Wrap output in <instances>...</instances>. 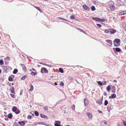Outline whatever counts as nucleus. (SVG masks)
<instances>
[{
    "instance_id": "obj_59",
    "label": "nucleus",
    "mask_w": 126,
    "mask_h": 126,
    "mask_svg": "<svg viewBox=\"0 0 126 126\" xmlns=\"http://www.w3.org/2000/svg\"><path fill=\"white\" fill-rule=\"evenodd\" d=\"M114 82H117V81L116 80H114Z\"/></svg>"
},
{
    "instance_id": "obj_27",
    "label": "nucleus",
    "mask_w": 126,
    "mask_h": 126,
    "mask_svg": "<svg viewBox=\"0 0 126 126\" xmlns=\"http://www.w3.org/2000/svg\"><path fill=\"white\" fill-rule=\"evenodd\" d=\"M55 123L54 124H59L60 125V123L61 122L59 121H56L55 122Z\"/></svg>"
},
{
    "instance_id": "obj_31",
    "label": "nucleus",
    "mask_w": 126,
    "mask_h": 126,
    "mask_svg": "<svg viewBox=\"0 0 126 126\" xmlns=\"http://www.w3.org/2000/svg\"><path fill=\"white\" fill-rule=\"evenodd\" d=\"M99 18H98L97 17L95 18L93 17V19H94L95 20V21H99Z\"/></svg>"
},
{
    "instance_id": "obj_20",
    "label": "nucleus",
    "mask_w": 126,
    "mask_h": 126,
    "mask_svg": "<svg viewBox=\"0 0 126 126\" xmlns=\"http://www.w3.org/2000/svg\"><path fill=\"white\" fill-rule=\"evenodd\" d=\"M13 117V115L12 114L9 113L8 115V117L9 118H11Z\"/></svg>"
},
{
    "instance_id": "obj_12",
    "label": "nucleus",
    "mask_w": 126,
    "mask_h": 126,
    "mask_svg": "<svg viewBox=\"0 0 126 126\" xmlns=\"http://www.w3.org/2000/svg\"><path fill=\"white\" fill-rule=\"evenodd\" d=\"M20 64L21 65V66H22V69L23 70H26V67L24 64Z\"/></svg>"
},
{
    "instance_id": "obj_18",
    "label": "nucleus",
    "mask_w": 126,
    "mask_h": 126,
    "mask_svg": "<svg viewBox=\"0 0 126 126\" xmlns=\"http://www.w3.org/2000/svg\"><path fill=\"white\" fill-rule=\"evenodd\" d=\"M18 70L17 69H14L13 72V73L14 74H16Z\"/></svg>"
},
{
    "instance_id": "obj_52",
    "label": "nucleus",
    "mask_w": 126,
    "mask_h": 126,
    "mask_svg": "<svg viewBox=\"0 0 126 126\" xmlns=\"http://www.w3.org/2000/svg\"><path fill=\"white\" fill-rule=\"evenodd\" d=\"M80 31L81 32H83L84 33H85V32H84V31H83V30H80Z\"/></svg>"
},
{
    "instance_id": "obj_11",
    "label": "nucleus",
    "mask_w": 126,
    "mask_h": 126,
    "mask_svg": "<svg viewBox=\"0 0 126 126\" xmlns=\"http://www.w3.org/2000/svg\"><path fill=\"white\" fill-rule=\"evenodd\" d=\"M115 49V50L116 52H119L121 50V49L120 48H113V50H114V49Z\"/></svg>"
},
{
    "instance_id": "obj_43",
    "label": "nucleus",
    "mask_w": 126,
    "mask_h": 126,
    "mask_svg": "<svg viewBox=\"0 0 126 126\" xmlns=\"http://www.w3.org/2000/svg\"><path fill=\"white\" fill-rule=\"evenodd\" d=\"M70 18L72 19H74L75 18V17L74 16H71L70 17Z\"/></svg>"
},
{
    "instance_id": "obj_35",
    "label": "nucleus",
    "mask_w": 126,
    "mask_h": 126,
    "mask_svg": "<svg viewBox=\"0 0 126 126\" xmlns=\"http://www.w3.org/2000/svg\"><path fill=\"white\" fill-rule=\"evenodd\" d=\"M83 8H89V7L85 5H83Z\"/></svg>"
},
{
    "instance_id": "obj_50",
    "label": "nucleus",
    "mask_w": 126,
    "mask_h": 126,
    "mask_svg": "<svg viewBox=\"0 0 126 126\" xmlns=\"http://www.w3.org/2000/svg\"><path fill=\"white\" fill-rule=\"evenodd\" d=\"M98 111L100 113H102V111L101 110H98Z\"/></svg>"
},
{
    "instance_id": "obj_6",
    "label": "nucleus",
    "mask_w": 126,
    "mask_h": 126,
    "mask_svg": "<svg viewBox=\"0 0 126 126\" xmlns=\"http://www.w3.org/2000/svg\"><path fill=\"white\" fill-rule=\"evenodd\" d=\"M42 71H44L45 73H47L48 72V70L45 68L43 67L42 68L41 71V72Z\"/></svg>"
},
{
    "instance_id": "obj_24",
    "label": "nucleus",
    "mask_w": 126,
    "mask_h": 126,
    "mask_svg": "<svg viewBox=\"0 0 126 126\" xmlns=\"http://www.w3.org/2000/svg\"><path fill=\"white\" fill-rule=\"evenodd\" d=\"M105 20V19L104 18L100 19L99 18V21L100 22H103Z\"/></svg>"
},
{
    "instance_id": "obj_54",
    "label": "nucleus",
    "mask_w": 126,
    "mask_h": 126,
    "mask_svg": "<svg viewBox=\"0 0 126 126\" xmlns=\"http://www.w3.org/2000/svg\"><path fill=\"white\" fill-rule=\"evenodd\" d=\"M103 96H102V97H101V100L102 101V100H103Z\"/></svg>"
},
{
    "instance_id": "obj_42",
    "label": "nucleus",
    "mask_w": 126,
    "mask_h": 126,
    "mask_svg": "<svg viewBox=\"0 0 126 126\" xmlns=\"http://www.w3.org/2000/svg\"><path fill=\"white\" fill-rule=\"evenodd\" d=\"M75 106L74 105H73L71 107V108L73 110L75 109Z\"/></svg>"
},
{
    "instance_id": "obj_48",
    "label": "nucleus",
    "mask_w": 126,
    "mask_h": 126,
    "mask_svg": "<svg viewBox=\"0 0 126 126\" xmlns=\"http://www.w3.org/2000/svg\"><path fill=\"white\" fill-rule=\"evenodd\" d=\"M111 11H113L114 10V8H110Z\"/></svg>"
},
{
    "instance_id": "obj_58",
    "label": "nucleus",
    "mask_w": 126,
    "mask_h": 126,
    "mask_svg": "<svg viewBox=\"0 0 126 126\" xmlns=\"http://www.w3.org/2000/svg\"><path fill=\"white\" fill-rule=\"evenodd\" d=\"M94 6H92L91 8H95Z\"/></svg>"
},
{
    "instance_id": "obj_34",
    "label": "nucleus",
    "mask_w": 126,
    "mask_h": 126,
    "mask_svg": "<svg viewBox=\"0 0 126 126\" xmlns=\"http://www.w3.org/2000/svg\"><path fill=\"white\" fill-rule=\"evenodd\" d=\"M60 85L62 86H64V84L63 83V82L61 81V82Z\"/></svg>"
},
{
    "instance_id": "obj_7",
    "label": "nucleus",
    "mask_w": 126,
    "mask_h": 126,
    "mask_svg": "<svg viewBox=\"0 0 126 126\" xmlns=\"http://www.w3.org/2000/svg\"><path fill=\"white\" fill-rule=\"evenodd\" d=\"M18 123L21 126H24L25 125V123L24 121H22L18 122Z\"/></svg>"
},
{
    "instance_id": "obj_23",
    "label": "nucleus",
    "mask_w": 126,
    "mask_h": 126,
    "mask_svg": "<svg viewBox=\"0 0 126 126\" xmlns=\"http://www.w3.org/2000/svg\"><path fill=\"white\" fill-rule=\"evenodd\" d=\"M31 89L30 91H32L33 89V87L32 85H31L30 86Z\"/></svg>"
},
{
    "instance_id": "obj_32",
    "label": "nucleus",
    "mask_w": 126,
    "mask_h": 126,
    "mask_svg": "<svg viewBox=\"0 0 126 126\" xmlns=\"http://www.w3.org/2000/svg\"><path fill=\"white\" fill-rule=\"evenodd\" d=\"M97 82L99 85H102V83L100 81H98Z\"/></svg>"
},
{
    "instance_id": "obj_44",
    "label": "nucleus",
    "mask_w": 126,
    "mask_h": 126,
    "mask_svg": "<svg viewBox=\"0 0 126 126\" xmlns=\"http://www.w3.org/2000/svg\"><path fill=\"white\" fill-rule=\"evenodd\" d=\"M10 95L13 98H14V96H15V95L13 94H10Z\"/></svg>"
},
{
    "instance_id": "obj_38",
    "label": "nucleus",
    "mask_w": 126,
    "mask_h": 126,
    "mask_svg": "<svg viewBox=\"0 0 126 126\" xmlns=\"http://www.w3.org/2000/svg\"><path fill=\"white\" fill-rule=\"evenodd\" d=\"M27 118L29 119H31L32 118V117L31 116L29 115L27 116Z\"/></svg>"
},
{
    "instance_id": "obj_22",
    "label": "nucleus",
    "mask_w": 126,
    "mask_h": 126,
    "mask_svg": "<svg viewBox=\"0 0 126 126\" xmlns=\"http://www.w3.org/2000/svg\"><path fill=\"white\" fill-rule=\"evenodd\" d=\"M59 72L62 73H63V69L61 68H60L59 69Z\"/></svg>"
},
{
    "instance_id": "obj_21",
    "label": "nucleus",
    "mask_w": 126,
    "mask_h": 126,
    "mask_svg": "<svg viewBox=\"0 0 126 126\" xmlns=\"http://www.w3.org/2000/svg\"><path fill=\"white\" fill-rule=\"evenodd\" d=\"M108 101L107 100H105V102H104V104L105 106H106L108 104Z\"/></svg>"
},
{
    "instance_id": "obj_19",
    "label": "nucleus",
    "mask_w": 126,
    "mask_h": 126,
    "mask_svg": "<svg viewBox=\"0 0 126 126\" xmlns=\"http://www.w3.org/2000/svg\"><path fill=\"white\" fill-rule=\"evenodd\" d=\"M20 112V111L18 109H17L16 111L15 112L16 114H18Z\"/></svg>"
},
{
    "instance_id": "obj_61",
    "label": "nucleus",
    "mask_w": 126,
    "mask_h": 126,
    "mask_svg": "<svg viewBox=\"0 0 126 126\" xmlns=\"http://www.w3.org/2000/svg\"><path fill=\"white\" fill-rule=\"evenodd\" d=\"M105 84H104V85H106V81H105Z\"/></svg>"
},
{
    "instance_id": "obj_33",
    "label": "nucleus",
    "mask_w": 126,
    "mask_h": 126,
    "mask_svg": "<svg viewBox=\"0 0 126 126\" xmlns=\"http://www.w3.org/2000/svg\"><path fill=\"white\" fill-rule=\"evenodd\" d=\"M122 122L124 124V126H126V121L123 120Z\"/></svg>"
},
{
    "instance_id": "obj_46",
    "label": "nucleus",
    "mask_w": 126,
    "mask_h": 126,
    "mask_svg": "<svg viewBox=\"0 0 126 126\" xmlns=\"http://www.w3.org/2000/svg\"><path fill=\"white\" fill-rule=\"evenodd\" d=\"M85 10L87 11H89L90 10L89 8H84Z\"/></svg>"
},
{
    "instance_id": "obj_41",
    "label": "nucleus",
    "mask_w": 126,
    "mask_h": 126,
    "mask_svg": "<svg viewBox=\"0 0 126 126\" xmlns=\"http://www.w3.org/2000/svg\"><path fill=\"white\" fill-rule=\"evenodd\" d=\"M54 125L55 126H62L60 125L59 124H54Z\"/></svg>"
},
{
    "instance_id": "obj_53",
    "label": "nucleus",
    "mask_w": 126,
    "mask_h": 126,
    "mask_svg": "<svg viewBox=\"0 0 126 126\" xmlns=\"http://www.w3.org/2000/svg\"><path fill=\"white\" fill-rule=\"evenodd\" d=\"M93 2L94 3H95V4H96V3H97V2L95 1H93Z\"/></svg>"
},
{
    "instance_id": "obj_2",
    "label": "nucleus",
    "mask_w": 126,
    "mask_h": 126,
    "mask_svg": "<svg viewBox=\"0 0 126 126\" xmlns=\"http://www.w3.org/2000/svg\"><path fill=\"white\" fill-rule=\"evenodd\" d=\"M108 7L110 8H113L114 7V3L113 2H109L108 4Z\"/></svg>"
},
{
    "instance_id": "obj_37",
    "label": "nucleus",
    "mask_w": 126,
    "mask_h": 126,
    "mask_svg": "<svg viewBox=\"0 0 126 126\" xmlns=\"http://www.w3.org/2000/svg\"><path fill=\"white\" fill-rule=\"evenodd\" d=\"M8 80L10 81H11L12 80V77H9L8 78Z\"/></svg>"
},
{
    "instance_id": "obj_45",
    "label": "nucleus",
    "mask_w": 126,
    "mask_h": 126,
    "mask_svg": "<svg viewBox=\"0 0 126 126\" xmlns=\"http://www.w3.org/2000/svg\"><path fill=\"white\" fill-rule=\"evenodd\" d=\"M104 94L105 96H106L107 95V93L106 92H104Z\"/></svg>"
},
{
    "instance_id": "obj_36",
    "label": "nucleus",
    "mask_w": 126,
    "mask_h": 126,
    "mask_svg": "<svg viewBox=\"0 0 126 126\" xmlns=\"http://www.w3.org/2000/svg\"><path fill=\"white\" fill-rule=\"evenodd\" d=\"M12 87L13 89V90H11V92L13 93H14V88L13 87Z\"/></svg>"
},
{
    "instance_id": "obj_15",
    "label": "nucleus",
    "mask_w": 126,
    "mask_h": 126,
    "mask_svg": "<svg viewBox=\"0 0 126 126\" xmlns=\"http://www.w3.org/2000/svg\"><path fill=\"white\" fill-rule=\"evenodd\" d=\"M17 109L16 107H13L12 108V110L13 112H15Z\"/></svg>"
},
{
    "instance_id": "obj_60",
    "label": "nucleus",
    "mask_w": 126,
    "mask_h": 126,
    "mask_svg": "<svg viewBox=\"0 0 126 126\" xmlns=\"http://www.w3.org/2000/svg\"><path fill=\"white\" fill-rule=\"evenodd\" d=\"M105 84H104V85H106V81H105Z\"/></svg>"
},
{
    "instance_id": "obj_4",
    "label": "nucleus",
    "mask_w": 126,
    "mask_h": 126,
    "mask_svg": "<svg viewBox=\"0 0 126 126\" xmlns=\"http://www.w3.org/2000/svg\"><path fill=\"white\" fill-rule=\"evenodd\" d=\"M116 97V95L115 94H111V96H110L109 98L110 99H112L114 98H115Z\"/></svg>"
},
{
    "instance_id": "obj_49",
    "label": "nucleus",
    "mask_w": 126,
    "mask_h": 126,
    "mask_svg": "<svg viewBox=\"0 0 126 126\" xmlns=\"http://www.w3.org/2000/svg\"><path fill=\"white\" fill-rule=\"evenodd\" d=\"M5 120L7 121L8 120V118H5Z\"/></svg>"
},
{
    "instance_id": "obj_47",
    "label": "nucleus",
    "mask_w": 126,
    "mask_h": 126,
    "mask_svg": "<svg viewBox=\"0 0 126 126\" xmlns=\"http://www.w3.org/2000/svg\"><path fill=\"white\" fill-rule=\"evenodd\" d=\"M38 10L40 11V12H42L41 11V10L40 9V8H36Z\"/></svg>"
},
{
    "instance_id": "obj_1",
    "label": "nucleus",
    "mask_w": 126,
    "mask_h": 126,
    "mask_svg": "<svg viewBox=\"0 0 126 126\" xmlns=\"http://www.w3.org/2000/svg\"><path fill=\"white\" fill-rule=\"evenodd\" d=\"M120 42V40L118 38L115 39L114 41L113 42L114 44V46L116 47H117L118 46V45L116 44L115 42L116 43H119Z\"/></svg>"
},
{
    "instance_id": "obj_63",
    "label": "nucleus",
    "mask_w": 126,
    "mask_h": 126,
    "mask_svg": "<svg viewBox=\"0 0 126 126\" xmlns=\"http://www.w3.org/2000/svg\"><path fill=\"white\" fill-rule=\"evenodd\" d=\"M55 85H57V83H55Z\"/></svg>"
},
{
    "instance_id": "obj_5",
    "label": "nucleus",
    "mask_w": 126,
    "mask_h": 126,
    "mask_svg": "<svg viewBox=\"0 0 126 126\" xmlns=\"http://www.w3.org/2000/svg\"><path fill=\"white\" fill-rule=\"evenodd\" d=\"M86 114L88 116L89 118L91 119L92 117V116L90 112H87Z\"/></svg>"
},
{
    "instance_id": "obj_64",
    "label": "nucleus",
    "mask_w": 126,
    "mask_h": 126,
    "mask_svg": "<svg viewBox=\"0 0 126 126\" xmlns=\"http://www.w3.org/2000/svg\"><path fill=\"white\" fill-rule=\"evenodd\" d=\"M70 126L69 125H67L66 126Z\"/></svg>"
},
{
    "instance_id": "obj_30",
    "label": "nucleus",
    "mask_w": 126,
    "mask_h": 126,
    "mask_svg": "<svg viewBox=\"0 0 126 126\" xmlns=\"http://www.w3.org/2000/svg\"><path fill=\"white\" fill-rule=\"evenodd\" d=\"M3 63V61L2 60H0V64L1 65H2Z\"/></svg>"
},
{
    "instance_id": "obj_3",
    "label": "nucleus",
    "mask_w": 126,
    "mask_h": 126,
    "mask_svg": "<svg viewBox=\"0 0 126 126\" xmlns=\"http://www.w3.org/2000/svg\"><path fill=\"white\" fill-rule=\"evenodd\" d=\"M2 68L4 72H7L8 70L7 67L6 66H2Z\"/></svg>"
},
{
    "instance_id": "obj_39",
    "label": "nucleus",
    "mask_w": 126,
    "mask_h": 126,
    "mask_svg": "<svg viewBox=\"0 0 126 126\" xmlns=\"http://www.w3.org/2000/svg\"><path fill=\"white\" fill-rule=\"evenodd\" d=\"M97 26L99 27H101V25L99 24H96Z\"/></svg>"
},
{
    "instance_id": "obj_62",
    "label": "nucleus",
    "mask_w": 126,
    "mask_h": 126,
    "mask_svg": "<svg viewBox=\"0 0 126 126\" xmlns=\"http://www.w3.org/2000/svg\"><path fill=\"white\" fill-rule=\"evenodd\" d=\"M70 11H71V12H72V11H73V10H70Z\"/></svg>"
},
{
    "instance_id": "obj_55",
    "label": "nucleus",
    "mask_w": 126,
    "mask_h": 126,
    "mask_svg": "<svg viewBox=\"0 0 126 126\" xmlns=\"http://www.w3.org/2000/svg\"><path fill=\"white\" fill-rule=\"evenodd\" d=\"M108 123V122H105V123H104V124H105L106 125H107V123Z\"/></svg>"
},
{
    "instance_id": "obj_29",
    "label": "nucleus",
    "mask_w": 126,
    "mask_h": 126,
    "mask_svg": "<svg viewBox=\"0 0 126 126\" xmlns=\"http://www.w3.org/2000/svg\"><path fill=\"white\" fill-rule=\"evenodd\" d=\"M44 109L46 110H48V108L47 106L44 107Z\"/></svg>"
},
{
    "instance_id": "obj_8",
    "label": "nucleus",
    "mask_w": 126,
    "mask_h": 126,
    "mask_svg": "<svg viewBox=\"0 0 126 126\" xmlns=\"http://www.w3.org/2000/svg\"><path fill=\"white\" fill-rule=\"evenodd\" d=\"M84 105L86 106L88 105V100L86 99H84Z\"/></svg>"
},
{
    "instance_id": "obj_57",
    "label": "nucleus",
    "mask_w": 126,
    "mask_h": 126,
    "mask_svg": "<svg viewBox=\"0 0 126 126\" xmlns=\"http://www.w3.org/2000/svg\"><path fill=\"white\" fill-rule=\"evenodd\" d=\"M6 58H7V59H10V57H9V56L7 57H6Z\"/></svg>"
},
{
    "instance_id": "obj_28",
    "label": "nucleus",
    "mask_w": 126,
    "mask_h": 126,
    "mask_svg": "<svg viewBox=\"0 0 126 126\" xmlns=\"http://www.w3.org/2000/svg\"><path fill=\"white\" fill-rule=\"evenodd\" d=\"M31 74L32 75L35 76L36 75V72L35 73L33 72H32L31 73Z\"/></svg>"
},
{
    "instance_id": "obj_14",
    "label": "nucleus",
    "mask_w": 126,
    "mask_h": 126,
    "mask_svg": "<svg viewBox=\"0 0 126 126\" xmlns=\"http://www.w3.org/2000/svg\"><path fill=\"white\" fill-rule=\"evenodd\" d=\"M110 32L112 33H114L116 32V31L114 29H112L110 31Z\"/></svg>"
},
{
    "instance_id": "obj_40",
    "label": "nucleus",
    "mask_w": 126,
    "mask_h": 126,
    "mask_svg": "<svg viewBox=\"0 0 126 126\" xmlns=\"http://www.w3.org/2000/svg\"><path fill=\"white\" fill-rule=\"evenodd\" d=\"M109 32V31L108 30H106L105 31V33H108Z\"/></svg>"
},
{
    "instance_id": "obj_16",
    "label": "nucleus",
    "mask_w": 126,
    "mask_h": 126,
    "mask_svg": "<svg viewBox=\"0 0 126 126\" xmlns=\"http://www.w3.org/2000/svg\"><path fill=\"white\" fill-rule=\"evenodd\" d=\"M106 42L110 44L111 45H112V41L110 40H106Z\"/></svg>"
},
{
    "instance_id": "obj_56",
    "label": "nucleus",
    "mask_w": 126,
    "mask_h": 126,
    "mask_svg": "<svg viewBox=\"0 0 126 126\" xmlns=\"http://www.w3.org/2000/svg\"><path fill=\"white\" fill-rule=\"evenodd\" d=\"M32 70L33 71H36L35 70V69H34V68H32Z\"/></svg>"
},
{
    "instance_id": "obj_26",
    "label": "nucleus",
    "mask_w": 126,
    "mask_h": 126,
    "mask_svg": "<svg viewBox=\"0 0 126 126\" xmlns=\"http://www.w3.org/2000/svg\"><path fill=\"white\" fill-rule=\"evenodd\" d=\"M35 115L37 116H38L39 115V113L37 111H35L34 112Z\"/></svg>"
},
{
    "instance_id": "obj_13",
    "label": "nucleus",
    "mask_w": 126,
    "mask_h": 126,
    "mask_svg": "<svg viewBox=\"0 0 126 126\" xmlns=\"http://www.w3.org/2000/svg\"><path fill=\"white\" fill-rule=\"evenodd\" d=\"M96 102L99 105H101L102 103V101L101 100H99L98 101H96Z\"/></svg>"
},
{
    "instance_id": "obj_25",
    "label": "nucleus",
    "mask_w": 126,
    "mask_h": 126,
    "mask_svg": "<svg viewBox=\"0 0 126 126\" xmlns=\"http://www.w3.org/2000/svg\"><path fill=\"white\" fill-rule=\"evenodd\" d=\"M27 77V76L25 75L24 76L22 77L21 78V79L22 80H24Z\"/></svg>"
},
{
    "instance_id": "obj_17",
    "label": "nucleus",
    "mask_w": 126,
    "mask_h": 126,
    "mask_svg": "<svg viewBox=\"0 0 126 126\" xmlns=\"http://www.w3.org/2000/svg\"><path fill=\"white\" fill-rule=\"evenodd\" d=\"M110 87V85H109L107 87V91H108V92H109L111 90Z\"/></svg>"
},
{
    "instance_id": "obj_51",
    "label": "nucleus",
    "mask_w": 126,
    "mask_h": 126,
    "mask_svg": "<svg viewBox=\"0 0 126 126\" xmlns=\"http://www.w3.org/2000/svg\"><path fill=\"white\" fill-rule=\"evenodd\" d=\"M91 9L92 11H94L95 9V8H91Z\"/></svg>"
},
{
    "instance_id": "obj_9",
    "label": "nucleus",
    "mask_w": 126,
    "mask_h": 126,
    "mask_svg": "<svg viewBox=\"0 0 126 126\" xmlns=\"http://www.w3.org/2000/svg\"><path fill=\"white\" fill-rule=\"evenodd\" d=\"M40 116H41V117L42 118H45V119H48V117L47 116H46L42 114H40Z\"/></svg>"
},
{
    "instance_id": "obj_10",
    "label": "nucleus",
    "mask_w": 126,
    "mask_h": 126,
    "mask_svg": "<svg viewBox=\"0 0 126 126\" xmlns=\"http://www.w3.org/2000/svg\"><path fill=\"white\" fill-rule=\"evenodd\" d=\"M126 14V11H122L119 13V15H124Z\"/></svg>"
}]
</instances>
